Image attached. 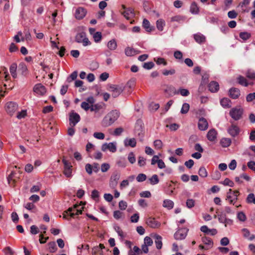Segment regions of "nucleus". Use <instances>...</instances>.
I'll return each instance as SVG.
<instances>
[{
  "label": "nucleus",
  "instance_id": "42",
  "mask_svg": "<svg viewBox=\"0 0 255 255\" xmlns=\"http://www.w3.org/2000/svg\"><path fill=\"white\" fill-rule=\"evenodd\" d=\"M48 246L50 253H55L57 250L56 243L54 242H49Z\"/></svg>",
  "mask_w": 255,
  "mask_h": 255
},
{
  "label": "nucleus",
  "instance_id": "21",
  "mask_svg": "<svg viewBox=\"0 0 255 255\" xmlns=\"http://www.w3.org/2000/svg\"><path fill=\"white\" fill-rule=\"evenodd\" d=\"M217 132L214 128L211 129L207 134V137L210 141H214L217 138Z\"/></svg>",
  "mask_w": 255,
  "mask_h": 255
},
{
  "label": "nucleus",
  "instance_id": "2",
  "mask_svg": "<svg viewBox=\"0 0 255 255\" xmlns=\"http://www.w3.org/2000/svg\"><path fill=\"white\" fill-rule=\"evenodd\" d=\"M75 41L77 43H82L84 46H86L91 44V42L87 37L86 33L82 31L78 32L75 36Z\"/></svg>",
  "mask_w": 255,
  "mask_h": 255
},
{
  "label": "nucleus",
  "instance_id": "47",
  "mask_svg": "<svg viewBox=\"0 0 255 255\" xmlns=\"http://www.w3.org/2000/svg\"><path fill=\"white\" fill-rule=\"evenodd\" d=\"M220 183L225 186H229L230 187H233L234 185V182L228 178H226L223 181Z\"/></svg>",
  "mask_w": 255,
  "mask_h": 255
},
{
  "label": "nucleus",
  "instance_id": "56",
  "mask_svg": "<svg viewBox=\"0 0 255 255\" xmlns=\"http://www.w3.org/2000/svg\"><path fill=\"white\" fill-rule=\"evenodd\" d=\"M146 164V159L142 156H139L138 158V165L140 166H143Z\"/></svg>",
  "mask_w": 255,
  "mask_h": 255
},
{
  "label": "nucleus",
  "instance_id": "9",
  "mask_svg": "<svg viewBox=\"0 0 255 255\" xmlns=\"http://www.w3.org/2000/svg\"><path fill=\"white\" fill-rule=\"evenodd\" d=\"M80 117L79 114L75 112L70 114L69 121L71 127H74L80 121Z\"/></svg>",
  "mask_w": 255,
  "mask_h": 255
},
{
  "label": "nucleus",
  "instance_id": "64",
  "mask_svg": "<svg viewBox=\"0 0 255 255\" xmlns=\"http://www.w3.org/2000/svg\"><path fill=\"white\" fill-rule=\"evenodd\" d=\"M247 165L248 167L255 172V162L254 161H250L248 162Z\"/></svg>",
  "mask_w": 255,
  "mask_h": 255
},
{
  "label": "nucleus",
  "instance_id": "48",
  "mask_svg": "<svg viewBox=\"0 0 255 255\" xmlns=\"http://www.w3.org/2000/svg\"><path fill=\"white\" fill-rule=\"evenodd\" d=\"M246 75L248 78L251 80L255 79V72L253 70H249L246 72Z\"/></svg>",
  "mask_w": 255,
  "mask_h": 255
},
{
  "label": "nucleus",
  "instance_id": "20",
  "mask_svg": "<svg viewBox=\"0 0 255 255\" xmlns=\"http://www.w3.org/2000/svg\"><path fill=\"white\" fill-rule=\"evenodd\" d=\"M228 132L232 136L235 137L239 134L240 132V128H239L235 125H232L229 128H228Z\"/></svg>",
  "mask_w": 255,
  "mask_h": 255
},
{
  "label": "nucleus",
  "instance_id": "52",
  "mask_svg": "<svg viewBox=\"0 0 255 255\" xmlns=\"http://www.w3.org/2000/svg\"><path fill=\"white\" fill-rule=\"evenodd\" d=\"M237 218L241 222H245L247 220V217L243 212H240L238 213Z\"/></svg>",
  "mask_w": 255,
  "mask_h": 255
},
{
  "label": "nucleus",
  "instance_id": "34",
  "mask_svg": "<svg viewBox=\"0 0 255 255\" xmlns=\"http://www.w3.org/2000/svg\"><path fill=\"white\" fill-rule=\"evenodd\" d=\"M123 14L127 19H129L134 15L133 10L131 8H128L126 10Z\"/></svg>",
  "mask_w": 255,
  "mask_h": 255
},
{
  "label": "nucleus",
  "instance_id": "26",
  "mask_svg": "<svg viewBox=\"0 0 255 255\" xmlns=\"http://www.w3.org/2000/svg\"><path fill=\"white\" fill-rule=\"evenodd\" d=\"M202 242L207 247L209 248V249H211L213 246V240L206 236H203L201 238Z\"/></svg>",
  "mask_w": 255,
  "mask_h": 255
},
{
  "label": "nucleus",
  "instance_id": "57",
  "mask_svg": "<svg viewBox=\"0 0 255 255\" xmlns=\"http://www.w3.org/2000/svg\"><path fill=\"white\" fill-rule=\"evenodd\" d=\"M77 77V72L76 71L73 72L70 76L67 78V82H71L73 80H74L76 79Z\"/></svg>",
  "mask_w": 255,
  "mask_h": 255
},
{
  "label": "nucleus",
  "instance_id": "17",
  "mask_svg": "<svg viewBox=\"0 0 255 255\" xmlns=\"http://www.w3.org/2000/svg\"><path fill=\"white\" fill-rule=\"evenodd\" d=\"M200 230L207 235L214 236L217 233V230L215 229H210L206 225L202 226L200 228Z\"/></svg>",
  "mask_w": 255,
  "mask_h": 255
},
{
  "label": "nucleus",
  "instance_id": "63",
  "mask_svg": "<svg viewBox=\"0 0 255 255\" xmlns=\"http://www.w3.org/2000/svg\"><path fill=\"white\" fill-rule=\"evenodd\" d=\"M3 252L6 255H13L14 252L12 250V249L9 247H7L3 249Z\"/></svg>",
  "mask_w": 255,
  "mask_h": 255
},
{
  "label": "nucleus",
  "instance_id": "35",
  "mask_svg": "<svg viewBox=\"0 0 255 255\" xmlns=\"http://www.w3.org/2000/svg\"><path fill=\"white\" fill-rule=\"evenodd\" d=\"M220 143L222 147H227L230 145L231 140L229 138H223L221 139Z\"/></svg>",
  "mask_w": 255,
  "mask_h": 255
},
{
  "label": "nucleus",
  "instance_id": "44",
  "mask_svg": "<svg viewBox=\"0 0 255 255\" xmlns=\"http://www.w3.org/2000/svg\"><path fill=\"white\" fill-rule=\"evenodd\" d=\"M185 17L181 15H175L171 18V21H176L178 22H180L184 21L185 20Z\"/></svg>",
  "mask_w": 255,
  "mask_h": 255
},
{
  "label": "nucleus",
  "instance_id": "19",
  "mask_svg": "<svg viewBox=\"0 0 255 255\" xmlns=\"http://www.w3.org/2000/svg\"><path fill=\"white\" fill-rule=\"evenodd\" d=\"M230 97L233 99H238L240 96V91L236 88H232L229 91Z\"/></svg>",
  "mask_w": 255,
  "mask_h": 255
},
{
  "label": "nucleus",
  "instance_id": "24",
  "mask_svg": "<svg viewBox=\"0 0 255 255\" xmlns=\"http://www.w3.org/2000/svg\"><path fill=\"white\" fill-rule=\"evenodd\" d=\"M244 238L248 239L250 241H253L255 239V235L251 234L250 231L247 228H244L242 230Z\"/></svg>",
  "mask_w": 255,
  "mask_h": 255
},
{
  "label": "nucleus",
  "instance_id": "59",
  "mask_svg": "<svg viewBox=\"0 0 255 255\" xmlns=\"http://www.w3.org/2000/svg\"><path fill=\"white\" fill-rule=\"evenodd\" d=\"M175 70L174 69H171L170 70H164L162 71V74L165 76L169 75H173L175 73Z\"/></svg>",
  "mask_w": 255,
  "mask_h": 255
},
{
  "label": "nucleus",
  "instance_id": "61",
  "mask_svg": "<svg viewBox=\"0 0 255 255\" xmlns=\"http://www.w3.org/2000/svg\"><path fill=\"white\" fill-rule=\"evenodd\" d=\"M144 244L148 246H151L153 244V241L151 238L147 236L144 239Z\"/></svg>",
  "mask_w": 255,
  "mask_h": 255
},
{
  "label": "nucleus",
  "instance_id": "55",
  "mask_svg": "<svg viewBox=\"0 0 255 255\" xmlns=\"http://www.w3.org/2000/svg\"><path fill=\"white\" fill-rule=\"evenodd\" d=\"M146 179V176L143 173H140L136 177V180L139 182H143L145 181Z\"/></svg>",
  "mask_w": 255,
  "mask_h": 255
},
{
  "label": "nucleus",
  "instance_id": "51",
  "mask_svg": "<svg viewBox=\"0 0 255 255\" xmlns=\"http://www.w3.org/2000/svg\"><path fill=\"white\" fill-rule=\"evenodd\" d=\"M93 38L96 42H99L102 39V33L100 32H96L94 33Z\"/></svg>",
  "mask_w": 255,
  "mask_h": 255
},
{
  "label": "nucleus",
  "instance_id": "23",
  "mask_svg": "<svg viewBox=\"0 0 255 255\" xmlns=\"http://www.w3.org/2000/svg\"><path fill=\"white\" fill-rule=\"evenodd\" d=\"M18 70L22 75L26 76L28 74L27 66L23 62L20 63L18 67Z\"/></svg>",
  "mask_w": 255,
  "mask_h": 255
},
{
  "label": "nucleus",
  "instance_id": "31",
  "mask_svg": "<svg viewBox=\"0 0 255 255\" xmlns=\"http://www.w3.org/2000/svg\"><path fill=\"white\" fill-rule=\"evenodd\" d=\"M125 145L126 146H129L131 147H134L136 144V141L134 138H127L124 141Z\"/></svg>",
  "mask_w": 255,
  "mask_h": 255
},
{
  "label": "nucleus",
  "instance_id": "58",
  "mask_svg": "<svg viewBox=\"0 0 255 255\" xmlns=\"http://www.w3.org/2000/svg\"><path fill=\"white\" fill-rule=\"evenodd\" d=\"M81 107L82 109L87 111L89 109L91 110V105H89V103H88L87 102H83L81 103Z\"/></svg>",
  "mask_w": 255,
  "mask_h": 255
},
{
  "label": "nucleus",
  "instance_id": "49",
  "mask_svg": "<svg viewBox=\"0 0 255 255\" xmlns=\"http://www.w3.org/2000/svg\"><path fill=\"white\" fill-rule=\"evenodd\" d=\"M199 175L202 177H206L208 175L207 171L205 167H201L199 170Z\"/></svg>",
  "mask_w": 255,
  "mask_h": 255
},
{
  "label": "nucleus",
  "instance_id": "1",
  "mask_svg": "<svg viewBox=\"0 0 255 255\" xmlns=\"http://www.w3.org/2000/svg\"><path fill=\"white\" fill-rule=\"evenodd\" d=\"M119 112L117 110H114L109 113L104 118L102 124L105 127H108L113 124L119 118Z\"/></svg>",
  "mask_w": 255,
  "mask_h": 255
},
{
  "label": "nucleus",
  "instance_id": "39",
  "mask_svg": "<svg viewBox=\"0 0 255 255\" xmlns=\"http://www.w3.org/2000/svg\"><path fill=\"white\" fill-rule=\"evenodd\" d=\"M165 25V21L162 19H159L156 21V27L159 31H162Z\"/></svg>",
  "mask_w": 255,
  "mask_h": 255
},
{
  "label": "nucleus",
  "instance_id": "13",
  "mask_svg": "<svg viewBox=\"0 0 255 255\" xmlns=\"http://www.w3.org/2000/svg\"><path fill=\"white\" fill-rule=\"evenodd\" d=\"M77 206V204H75L73 207H70L66 211H65L63 213V218L64 219L69 220L68 217L73 218L75 216V213L72 212Z\"/></svg>",
  "mask_w": 255,
  "mask_h": 255
},
{
  "label": "nucleus",
  "instance_id": "62",
  "mask_svg": "<svg viewBox=\"0 0 255 255\" xmlns=\"http://www.w3.org/2000/svg\"><path fill=\"white\" fill-rule=\"evenodd\" d=\"M154 146L157 149H160L162 147V142L161 140L159 139L155 140L154 141Z\"/></svg>",
  "mask_w": 255,
  "mask_h": 255
},
{
  "label": "nucleus",
  "instance_id": "16",
  "mask_svg": "<svg viewBox=\"0 0 255 255\" xmlns=\"http://www.w3.org/2000/svg\"><path fill=\"white\" fill-rule=\"evenodd\" d=\"M198 127L200 130H205L208 128V123L207 120L204 118H201L199 120Z\"/></svg>",
  "mask_w": 255,
  "mask_h": 255
},
{
  "label": "nucleus",
  "instance_id": "36",
  "mask_svg": "<svg viewBox=\"0 0 255 255\" xmlns=\"http://www.w3.org/2000/svg\"><path fill=\"white\" fill-rule=\"evenodd\" d=\"M125 52L127 56H132L137 54L135 50L129 47H128L125 49Z\"/></svg>",
  "mask_w": 255,
  "mask_h": 255
},
{
  "label": "nucleus",
  "instance_id": "27",
  "mask_svg": "<svg viewBox=\"0 0 255 255\" xmlns=\"http://www.w3.org/2000/svg\"><path fill=\"white\" fill-rule=\"evenodd\" d=\"M209 90L213 93L217 92L219 89V85L215 81L211 82L208 86Z\"/></svg>",
  "mask_w": 255,
  "mask_h": 255
},
{
  "label": "nucleus",
  "instance_id": "32",
  "mask_svg": "<svg viewBox=\"0 0 255 255\" xmlns=\"http://www.w3.org/2000/svg\"><path fill=\"white\" fill-rule=\"evenodd\" d=\"M142 26L147 32L152 31L154 29L153 27L150 26L149 21L146 19H143L142 22Z\"/></svg>",
  "mask_w": 255,
  "mask_h": 255
},
{
  "label": "nucleus",
  "instance_id": "46",
  "mask_svg": "<svg viewBox=\"0 0 255 255\" xmlns=\"http://www.w3.org/2000/svg\"><path fill=\"white\" fill-rule=\"evenodd\" d=\"M150 183L151 185H155L159 182V179L158 176L156 174H154L149 179Z\"/></svg>",
  "mask_w": 255,
  "mask_h": 255
},
{
  "label": "nucleus",
  "instance_id": "37",
  "mask_svg": "<svg viewBox=\"0 0 255 255\" xmlns=\"http://www.w3.org/2000/svg\"><path fill=\"white\" fill-rule=\"evenodd\" d=\"M107 46L111 50H114L117 47V42L115 39H112L108 42Z\"/></svg>",
  "mask_w": 255,
  "mask_h": 255
},
{
  "label": "nucleus",
  "instance_id": "3",
  "mask_svg": "<svg viewBox=\"0 0 255 255\" xmlns=\"http://www.w3.org/2000/svg\"><path fill=\"white\" fill-rule=\"evenodd\" d=\"M243 114V109L242 108H235L230 111V116L235 121L240 120Z\"/></svg>",
  "mask_w": 255,
  "mask_h": 255
},
{
  "label": "nucleus",
  "instance_id": "14",
  "mask_svg": "<svg viewBox=\"0 0 255 255\" xmlns=\"http://www.w3.org/2000/svg\"><path fill=\"white\" fill-rule=\"evenodd\" d=\"M101 149L103 151L109 150L112 152H115L117 150V147L116 144L113 142L105 143L102 145Z\"/></svg>",
  "mask_w": 255,
  "mask_h": 255
},
{
  "label": "nucleus",
  "instance_id": "5",
  "mask_svg": "<svg viewBox=\"0 0 255 255\" xmlns=\"http://www.w3.org/2000/svg\"><path fill=\"white\" fill-rule=\"evenodd\" d=\"M62 162L64 164L63 174L67 177H72V166L71 165L70 162L66 160L64 158L62 159Z\"/></svg>",
  "mask_w": 255,
  "mask_h": 255
},
{
  "label": "nucleus",
  "instance_id": "8",
  "mask_svg": "<svg viewBox=\"0 0 255 255\" xmlns=\"http://www.w3.org/2000/svg\"><path fill=\"white\" fill-rule=\"evenodd\" d=\"M188 231V230L186 228L179 229L175 233L174 235L175 239L177 240H181L184 239L187 235Z\"/></svg>",
  "mask_w": 255,
  "mask_h": 255
},
{
  "label": "nucleus",
  "instance_id": "43",
  "mask_svg": "<svg viewBox=\"0 0 255 255\" xmlns=\"http://www.w3.org/2000/svg\"><path fill=\"white\" fill-rule=\"evenodd\" d=\"M240 37L244 41L249 39L251 36V33L248 32H242L239 34Z\"/></svg>",
  "mask_w": 255,
  "mask_h": 255
},
{
  "label": "nucleus",
  "instance_id": "60",
  "mask_svg": "<svg viewBox=\"0 0 255 255\" xmlns=\"http://www.w3.org/2000/svg\"><path fill=\"white\" fill-rule=\"evenodd\" d=\"M178 93H180L181 96L184 97L188 96L190 94L189 91L185 89H180Z\"/></svg>",
  "mask_w": 255,
  "mask_h": 255
},
{
  "label": "nucleus",
  "instance_id": "33",
  "mask_svg": "<svg viewBox=\"0 0 255 255\" xmlns=\"http://www.w3.org/2000/svg\"><path fill=\"white\" fill-rule=\"evenodd\" d=\"M238 82L239 83L242 85V86H248L249 85H253V82H248L247 79L242 76H240L238 78Z\"/></svg>",
  "mask_w": 255,
  "mask_h": 255
},
{
  "label": "nucleus",
  "instance_id": "18",
  "mask_svg": "<svg viewBox=\"0 0 255 255\" xmlns=\"http://www.w3.org/2000/svg\"><path fill=\"white\" fill-rule=\"evenodd\" d=\"M17 173L15 171H12L7 177V181L9 184L12 182L13 186L14 185L15 183L17 181L19 178L18 176L16 175Z\"/></svg>",
  "mask_w": 255,
  "mask_h": 255
},
{
  "label": "nucleus",
  "instance_id": "10",
  "mask_svg": "<svg viewBox=\"0 0 255 255\" xmlns=\"http://www.w3.org/2000/svg\"><path fill=\"white\" fill-rule=\"evenodd\" d=\"M146 223L149 227L153 229L159 228L161 226L160 223L154 218H148Z\"/></svg>",
  "mask_w": 255,
  "mask_h": 255
},
{
  "label": "nucleus",
  "instance_id": "22",
  "mask_svg": "<svg viewBox=\"0 0 255 255\" xmlns=\"http://www.w3.org/2000/svg\"><path fill=\"white\" fill-rule=\"evenodd\" d=\"M190 12L193 14H198L200 12V8L197 2L193 1L190 6Z\"/></svg>",
  "mask_w": 255,
  "mask_h": 255
},
{
  "label": "nucleus",
  "instance_id": "28",
  "mask_svg": "<svg viewBox=\"0 0 255 255\" xmlns=\"http://www.w3.org/2000/svg\"><path fill=\"white\" fill-rule=\"evenodd\" d=\"M221 106L226 109L229 108L231 107V101L227 98H224L220 100Z\"/></svg>",
  "mask_w": 255,
  "mask_h": 255
},
{
  "label": "nucleus",
  "instance_id": "54",
  "mask_svg": "<svg viewBox=\"0 0 255 255\" xmlns=\"http://www.w3.org/2000/svg\"><path fill=\"white\" fill-rule=\"evenodd\" d=\"M113 216L116 219L119 220L123 218L124 215L123 212H121L120 211L117 210L114 211Z\"/></svg>",
  "mask_w": 255,
  "mask_h": 255
},
{
  "label": "nucleus",
  "instance_id": "40",
  "mask_svg": "<svg viewBox=\"0 0 255 255\" xmlns=\"http://www.w3.org/2000/svg\"><path fill=\"white\" fill-rule=\"evenodd\" d=\"M103 108V105L101 104H96L92 105L91 108V111H93L96 113L99 112Z\"/></svg>",
  "mask_w": 255,
  "mask_h": 255
},
{
  "label": "nucleus",
  "instance_id": "11",
  "mask_svg": "<svg viewBox=\"0 0 255 255\" xmlns=\"http://www.w3.org/2000/svg\"><path fill=\"white\" fill-rule=\"evenodd\" d=\"M33 91L36 94L39 95H44L46 92L45 87L41 84H36L33 88Z\"/></svg>",
  "mask_w": 255,
  "mask_h": 255
},
{
  "label": "nucleus",
  "instance_id": "6",
  "mask_svg": "<svg viewBox=\"0 0 255 255\" xmlns=\"http://www.w3.org/2000/svg\"><path fill=\"white\" fill-rule=\"evenodd\" d=\"M18 105L16 103L12 102H9L6 103L5 105V110L8 114L10 116L17 111Z\"/></svg>",
  "mask_w": 255,
  "mask_h": 255
},
{
  "label": "nucleus",
  "instance_id": "53",
  "mask_svg": "<svg viewBox=\"0 0 255 255\" xmlns=\"http://www.w3.org/2000/svg\"><path fill=\"white\" fill-rule=\"evenodd\" d=\"M128 161L131 164H133L135 163L136 159H135V157L134 156L133 152H130L128 154Z\"/></svg>",
  "mask_w": 255,
  "mask_h": 255
},
{
  "label": "nucleus",
  "instance_id": "29",
  "mask_svg": "<svg viewBox=\"0 0 255 255\" xmlns=\"http://www.w3.org/2000/svg\"><path fill=\"white\" fill-rule=\"evenodd\" d=\"M17 68V64L15 63H13L10 66L9 71L12 77L15 79L17 77L16 70Z\"/></svg>",
  "mask_w": 255,
  "mask_h": 255
},
{
  "label": "nucleus",
  "instance_id": "41",
  "mask_svg": "<svg viewBox=\"0 0 255 255\" xmlns=\"http://www.w3.org/2000/svg\"><path fill=\"white\" fill-rule=\"evenodd\" d=\"M246 101L248 103L253 102L255 103V93H252L248 94L246 96Z\"/></svg>",
  "mask_w": 255,
  "mask_h": 255
},
{
  "label": "nucleus",
  "instance_id": "7",
  "mask_svg": "<svg viewBox=\"0 0 255 255\" xmlns=\"http://www.w3.org/2000/svg\"><path fill=\"white\" fill-rule=\"evenodd\" d=\"M111 91L112 92V95L114 98L118 97L124 91V87L123 86L113 85L110 87Z\"/></svg>",
  "mask_w": 255,
  "mask_h": 255
},
{
  "label": "nucleus",
  "instance_id": "12",
  "mask_svg": "<svg viewBox=\"0 0 255 255\" xmlns=\"http://www.w3.org/2000/svg\"><path fill=\"white\" fill-rule=\"evenodd\" d=\"M87 10L85 8L79 7L75 10V17L77 19H82L85 16Z\"/></svg>",
  "mask_w": 255,
  "mask_h": 255
},
{
  "label": "nucleus",
  "instance_id": "50",
  "mask_svg": "<svg viewBox=\"0 0 255 255\" xmlns=\"http://www.w3.org/2000/svg\"><path fill=\"white\" fill-rule=\"evenodd\" d=\"M190 106L188 103H184L182 105L181 113L182 114H186L189 111Z\"/></svg>",
  "mask_w": 255,
  "mask_h": 255
},
{
  "label": "nucleus",
  "instance_id": "15",
  "mask_svg": "<svg viewBox=\"0 0 255 255\" xmlns=\"http://www.w3.org/2000/svg\"><path fill=\"white\" fill-rule=\"evenodd\" d=\"M127 244L129 245V247L130 250L128 251V255H140L142 254L141 250L137 246H135L132 249L131 247V242L129 241H127Z\"/></svg>",
  "mask_w": 255,
  "mask_h": 255
},
{
  "label": "nucleus",
  "instance_id": "38",
  "mask_svg": "<svg viewBox=\"0 0 255 255\" xmlns=\"http://www.w3.org/2000/svg\"><path fill=\"white\" fill-rule=\"evenodd\" d=\"M174 206V203L170 200H165L163 203V206L165 208H167L169 209L173 208Z\"/></svg>",
  "mask_w": 255,
  "mask_h": 255
},
{
  "label": "nucleus",
  "instance_id": "45",
  "mask_svg": "<svg viewBox=\"0 0 255 255\" xmlns=\"http://www.w3.org/2000/svg\"><path fill=\"white\" fill-rule=\"evenodd\" d=\"M93 255H103V251H101L100 248L98 246L95 247L92 249Z\"/></svg>",
  "mask_w": 255,
  "mask_h": 255
},
{
  "label": "nucleus",
  "instance_id": "25",
  "mask_svg": "<svg viewBox=\"0 0 255 255\" xmlns=\"http://www.w3.org/2000/svg\"><path fill=\"white\" fill-rule=\"evenodd\" d=\"M194 39L199 44H202L206 41V37L200 33L194 34Z\"/></svg>",
  "mask_w": 255,
  "mask_h": 255
},
{
  "label": "nucleus",
  "instance_id": "4",
  "mask_svg": "<svg viewBox=\"0 0 255 255\" xmlns=\"http://www.w3.org/2000/svg\"><path fill=\"white\" fill-rule=\"evenodd\" d=\"M121 174L119 172L115 171L112 174L110 180V186L112 189H115L120 179Z\"/></svg>",
  "mask_w": 255,
  "mask_h": 255
},
{
  "label": "nucleus",
  "instance_id": "30",
  "mask_svg": "<svg viewBox=\"0 0 255 255\" xmlns=\"http://www.w3.org/2000/svg\"><path fill=\"white\" fill-rule=\"evenodd\" d=\"M156 247L157 249H161L162 247V237L159 235L154 236Z\"/></svg>",
  "mask_w": 255,
  "mask_h": 255
}]
</instances>
